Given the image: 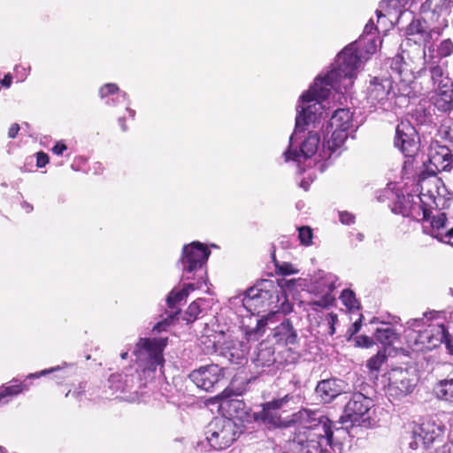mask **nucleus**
Listing matches in <instances>:
<instances>
[{"label":"nucleus","instance_id":"nucleus-1","mask_svg":"<svg viewBox=\"0 0 453 453\" xmlns=\"http://www.w3.org/2000/svg\"><path fill=\"white\" fill-rule=\"evenodd\" d=\"M331 90H334V88L326 85L321 77H318L310 89L301 96L296 107L297 115L295 131L289 137L288 149L284 152L286 161H300L301 157L308 158L317 152L320 141L318 134L310 132L309 135L301 143L300 150L297 149L298 141L301 138L300 134L322 117L324 106L321 101L329 97Z\"/></svg>","mask_w":453,"mask_h":453},{"label":"nucleus","instance_id":"nucleus-2","mask_svg":"<svg viewBox=\"0 0 453 453\" xmlns=\"http://www.w3.org/2000/svg\"><path fill=\"white\" fill-rule=\"evenodd\" d=\"M303 430L293 440L294 449L300 453H334L337 443L334 441L331 421L316 412L301 413Z\"/></svg>","mask_w":453,"mask_h":453},{"label":"nucleus","instance_id":"nucleus-3","mask_svg":"<svg viewBox=\"0 0 453 453\" xmlns=\"http://www.w3.org/2000/svg\"><path fill=\"white\" fill-rule=\"evenodd\" d=\"M377 27L372 19L365 25L359 41L350 43L338 54L332 70L322 80L337 93H346L354 83L357 71L362 64L361 53L357 45L361 44L367 36L372 35Z\"/></svg>","mask_w":453,"mask_h":453},{"label":"nucleus","instance_id":"nucleus-4","mask_svg":"<svg viewBox=\"0 0 453 453\" xmlns=\"http://www.w3.org/2000/svg\"><path fill=\"white\" fill-rule=\"evenodd\" d=\"M166 344L167 338H140L134 350L139 368L143 372H155L157 367L163 368V351Z\"/></svg>","mask_w":453,"mask_h":453},{"label":"nucleus","instance_id":"nucleus-5","mask_svg":"<svg viewBox=\"0 0 453 453\" xmlns=\"http://www.w3.org/2000/svg\"><path fill=\"white\" fill-rule=\"evenodd\" d=\"M420 204L418 208L421 211L425 219L429 218L432 209H445L449 203L453 199V194L449 192L444 183L439 180L425 181L421 187V192L418 196Z\"/></svg>","mask_w":453,"mask_h":453},{"label":"nucleus","instance_id":"nucleus-6","mask_svg":"<svg viewBox=\"0 0 453 453\" xmlns=\"http://www.w3.org/2000/svg\"><path fill=\"white\" fill-rule=\"evenodd\" d=\"M239 427L231 419L226 418H215L208 425L205 432L206 440L215 450L228 448L237 438Z\"/></svg>","mask_w":453,"mask_h":453},{"label":"nucleus","instance_id":"nucleus-7","mask_svg":"<svg viewBox=\"0 0 453 453\" xmlns=\"http://www.w3.org/2000/svg\"><path fill=\"white\" fill-rule=\"evenodd\" d=\"M291 402H293V395L289 394L273 399L262 404L261 410L253 413V418L256 421L261 422L268 426H283L286 425L287 421L282 415L288 411Z\"/></svg>","mask_w":453,"mask_h":453},{"label":"nucleus","instance_id":"nucleus-8","mask_svg":"<svg viewBox=\"0 0 453 453\" xmlns=\"http://www.w3.org/2000/svg\"><path fill=\"white\" fill-rule=\"evenodd\" d=\"M372 406L371 398L362 393H354L344 408L341 417L342 423L349 422L352 426L370 425V409Z\"/></svg>","mask_w":453,"mask_h":453},{"label":"nucleus","instance_id":"nucleus-9","mask_svg":"<svg viewBox=\"0 0 453 453\" xmlns=\"http://www.w3.org/2000/svg\"><path fill=\"white\" fill-rule=\"evenodd\" d=\"M388 393L394 398L411 394L416 386L415 375L407 369L393 368L388 374Z\"/></svg>","mask_w":453,"mask_h":453},{"label":"nucleus","instance_id":"nucleus-10","mask_svg":"<svg viewBox=\"0 0 453 453\" xmlns=\"http://www.w3.org/2000/svg\"><path fill=\"white\" fill-rule=\"evenodd\" d=\"M394 144L406 157L413 158L418 154V132L409 121H402L396 126Z\"/></svg>","mask_w":453,"mask_h":453},{"label":"nucleus","instance_id":"nucleus-11","mask_svg":"<svg viewBox=\"0 0 453 453\" xmlns=\"http://www.w3.org/2000/svg\"><path fill=\"white\" fill-rule=\"evenodd\" d=\"M210 254L211 251L198 242L184 246L180 259L183 276L186 279H189L188 274L201 269L206 263Z\"/></svg>","mask_w":453,"mask_h":453},{"label":"nucleus","instance_id":"nucleus-12","mask_svg":"<svg viewBox=\"0 0 453 453\" xmlns=\"http://www.w3.org/2000/svg\"><path fill=\"white\" fill-rule=\"evenodd\" d=\"M423 232L436 238L441 242L453 246V227L446 230L447 217L444 212H439L436 216L425 219L422 214Z\"/></svg>","mask_w":453,"mask_h":453},{"label":"nucleus","instance_id":"nucleus-13","mask_svg":"<svg viewBox=\"0 0 453 453\" xmlns=\"http://www.w3.org/2000/svg\"><path fill=\"white\" fill-rule=\"evenodd\" d=\"M428 171L434 174L436 172L449 171L452 163V154L446 145H441L437 141L431 142L428 152Z\"/></svg>","mask_w":453,"mask_h":453},{"label":"nucleus","instance_id":"nucleus-14","mask_svg":"<svg viewBox=\"0 0 453 453\" xmlns=\"http://www.w3.org/2000/svg\"><path fill=\"white\" fill-rule=\"evenodd\" d=\"M222 376V369L218 365L211 364L194 370L189 379L197 388L211 391Z\"/></svg>","mask_w":453,"mask_h":453},{"label":"nucleus","instance_id":"nucleus-15","mask_svg":"<svg viewBox=\"0 0 453 453\" xmlns=\"http://www.w3.org/2000/svg\"><path fill=\"white\" fill-rule=\"evenodd\" d=\"M393 82L392 77L374 78L368 88V101L373 105H384L391 96H395Z\"/></svg>","mask_w":453,"mask_h":453},{"label":"nucleus","instance_id":"nucleus-16","mask_svg":"<svg viewBox=\"0 0 453 453\" xmlns=\"http://www.w3.org/2000/svg\"><path fill=\"white\" fill-rule=\"evenodd\" d=\"M249 350L250 346L245 340H239L232 335H228L220 346L221 354L234 364H242Z\"/></svg>","mask_w":453,"mask_h":453},{"label":"nucleus","instance_id":"nucleus-17","mask_svg":"<svg viewBox=\"0 0 453 453\" xmlns=\"http://www.w3.org/2000/svg\"><path fill=\"white\" fill-rule=\"evenodd\" d=\"M280 316V312H272L261 318L250 317L249 325H242V330L245 335V341L249 343L250 341L258 340L265 332V328L269 324L274 323V319Z\"/></svg>","mask_w":453,"mask_h":453},{"label":"nucleus","instance_id":"nucleus-18","mask_svg":"<svg viewBox=\"0 0 453 453\" xmlns=\"http://www.w3.org/2000/svg\"><path fill=\"white\" fill-rule=\"evenodd\" d=\"M275 294L276 291L273 292L270 289L256 286L247 290L243 304L249 310L270 306L273 303L274 297H277Z\"/></svg>","mask_w":453,"mask_h":453},{"label":"nucleus","instance_id":"nucleus-19","mask_svg":"<svg viewBox=\"0 0 453 453\" xmlns=\"http://www.w3.org/2000/svg\"><path fill=\"white\" fill-rule=\"evenodd\" d=\"M443 432L444 426L432 419L424 420L421 424L415 426L412 430V434L419 437L424 446H429L431 443L440 439Z\"/></svg>","mask_w":453,"mask_h":453},{"label":"nucleus","instance_id":"nucleus-20","mask_svg":"<svg viewBox=\"0 0 453 453\" xmlns=\"http://www.w3.org/2000/svg\"><path fill=\"white\" fill-rule=\"evenodd\" d=\"M188 296L187 288H183L180 291H171L167 296V305L169 308V311L167 312V318L164 319L162 321L156 324L153 327V330L156 331H164L166 329L168 326H170L174 319L178 318V315L180 312V309L176 305L184 300Z\"/></svg>","mask_w":453,"mask_h":453},{"label":"nucleus","instance_id":"nucleus-21","mask_svg":"<svg viewBox=\"0 0 453 453\" xmlns=\"http://www.w3.org/2000/svg\"><path fill=\"white\" fill-rule=\"evenodd\" d=\"M434 97L435 107L441 111L451 110L453 104V82L449 77L440 80Z\"/></svg>","mask_w":453,"mask_h":453},{"label":"nucleus","instance_id":"nucleus-22","mask_svg":"<svg viewBox=\"0 0 453 453\" xmlns=\"http://www.w3.org/2000/svg\"><path fill=\"white\" fill-rule=\"evenodd\" d=\"M347 384L339 379L324 380L317 385L316 393L325 403L331 402L346 391Z\"/></svg>","mask_w":453,"mask_h":453},{"label":"nucleus","instance_id":"nucleus-23","mask_svg":"<svg viewBox=\"0 0 453 453\" xmlns=\"http://www.w3.org/2000/svg\"><path fill=\"white\" fill-rule=\"evenodd\" d=\"M252 362L257 367L270 366L275 362L274 349L267 342H261L254 350Z\"/></svg>","mask_w":453,"mask_h":453},{"label":"nucleus","instance_id":"nucleus-24","mask_svg":"<svg viewBox=\"0 0 453 453\" xmlns=\"http://www.w3.org/2000/svg\"><path fill=\"white\" fill-rule=\"evenodd\" d=\"M273 330V337L275 338L277 342L285 345L294 344L296 342V332L288 319H284Z\"/></svg>","mask_w":453,"mask_h":453},{"label":"nucleus","instance_id":"nucleus-25","mask_svg":"<svg viewBox=\"0 0 453 453\" xmlns=\"http://www.w3.org/2000/svg\"><path fill=\"white\" fill-rule=\"evenodd\" d=\"M326 283H327V290L321 289L320 294L321 297L319 300H315L311 302L309 304L310 306L316 311L318 308H328L333 304L334 302V297L333 296L332 293L336 288L335 281L336 277L335 276H328L326 278Z\"/></svg>","mask_w":453,"mask_h":453},{"label":"nucleus","instance_id":"nucleus-26","mask_svg":"<svg viewBox=\"0 0 453 453\" xmlns=\"http://www.w3.org/2000/svg\"><path fill=\"white\" fill-rule=\"evenodd\" d=\"M351 118L352 115L349 109H338L332 115L326 128L348 132L350 127Z\"/></svg>","mask_w":453,"mask_h":453},{"label":"nucleus","instance_id":"nucleus-27","mask_svg":"<svg viewBox=\"0 0 453 453\" xmlns=\"http://www.w3.org/2000/svg\"><path fill=\"white\" fill-rule=\"evenodd\" d=\"M326 134L324 135V149H327L330 152L335 151L338 148H340L345 142L348 137V133L346 131L339 130V129H327Z\"/></svg>","mask_w":453,"mask_h":453},{"label":"nucleus","instance_id":"nucleus-28","mask_svg":"<svg viewBox=\"0 0 453 453\" xmlns=\"http://www.w3.org/2000/svg\"><path fill=\"white\" fill-rule=\"evenodd\" d=\"M111 96L114 97L106 101L108 105H115L116 102L127 100L126 92H120L118 86L114 83H107L100 88V96L104 99Z\"/></svg>","mask_w":453,"mask_h":453},{"label":"nucleus","instance_id":"nucleus-29","mask_svg":"<svg viewBox=\"0 0 453 453\" xmlns=\"http://www.w3.org/2000/svg\"><path fill=\"white\" fill-rule=\"evenodd\" d=\"M434 391L438 399L453 403V379L439 380Z\"/></svg>","mask_w":453,"mask_h":453},{"label":"nucleus","instance_id":"nucleus-30","mask_svg":"<svg viewBox=\"0 0 453 453\" xmlns=\"http://www.w3.org/2000/svg\"><path fill=\"white\" fill-rule=\"evenodd\" d=\"M374 338L383 345H392L398 338V334L393 327L384 324L383 326L376 329Z\"/></svg>","mask_w":453,"mask_h":453},{"label":"nucleus","instance_id":"nucleus-31","mask_svg":"<svg viewBox=\"0 0 453 453\" xmlns=\"http://www.w3.org/2000/svg\"><path fill=\"white\" fill-rule=\"evenodd\" d=\"M389 67L392 71V74L394 73L396 77L402 80L403 76L407 73L408 69L406 67V64L403 61V57L402 55H396L393 58L389 60Z\"/></svg>","mask_w":453,"mask_h":453},{"label":"nucleus","instance_id":"nucleus-32","mask_svg":"<svg viewBox=\"0 0 453 453\" xmlns=\"http://www.w3.org/2000/svg\"><path fill=\"white\" fill-rule=\"evenodd\" d=\"M27 389V385H25L23 383L14 384V385H11L8 387H4V389L0 392V403H4L3 400L5 397L17 395L18 394H19Z\"/></svg>","mask_w":453,"mask_h":453},{"label":"nucleus","instance_id":"nucleus-33","mask_svg":"<svg viewBox=\"0 0 453 453\" xmlns=\"http://www.w3.org/2000/svg\"><path fill=\"white\" fill-rule=\"evenodd\" d=\"M426 65H428L431 80L434 85L438 87L440 80L446 77L443 76L442 67L439 65L436 61H432L431 63L426 62Z\"/></svg>","mask_w":453,"mask_h":453},{"label":"nucleus","instance_id":"nucleus-34","mask_svg":"<svg viewBox=\"0 0 453 453\" xmlns=\"http://www.w3.org/2000/svg\"><path fill=\"white\" fill-rule=\"evenodd\" d=\"M342 303L349 309H358V302L354 292L350 289H344L340 296Z\"/></svg>","mask_w":453,"mask_h":453},{"label":"nucleus","instance_id":"nucleus-35","mask_svg":"<svg viewBox=\"0 0 453 453\" xmlns=\"http://www.w3.org/2000/svg\"><path fill=\"white\" fill-rule=\"evenodd\" d=\"M439 135L447 140L453 148V119H448L443 122L439 130Z\"/></svg>","mask_w":453,"mask_h":453},{"label":"nucleus","instance_id":"nucleus-36","mask_svg":"<svg viewBox=\"0 0 453 453\" xmlns=\"http://www.w3.org/2000/svg\"><path fill=\"white\" fill-rule=\"evenodd\" d=\"M201 312L200 304L198 302L195 301L189 304L188 307L185 315L183 317V319L187 321V323H191L195 321L198 315Z\"/></svg>","mask_w":453,"mask_h":453},{"label":"nucleus","instance_id":"nucleus-37","mask_svg":"<svg viewBox=\"0 0 453 453\" xmlns=\"http://www.w3.org/2000/svg\"><path fill=\"white\" fill-rule=\"evenodd\" d=\"M386 355L382 352H378L375 356L372 357L367 361V367L371 371H378L383 363L386 361Z\"/></svg>","mask_w":453,"mask_h":453},{"label":"nucleus","instance_id":"nucleus-38","mask_svg":"<svg viewBox=\"0 0 453 453\" xmlns=\"http://www.w3.org/2000/svg\"><path fill=\"white\" fill-rule=\"evenodd\" d=\"M312 230L309 226H301L298 228V238L303 245L309 246L312 241Z\"/></svg>","mask_w":453,"mask_h":453},{"label":"nucleus","instance_id":"nucleus-39","mask_svg":"<svg viewBox=\"0 0 453 453\" xmlns=\"http://www.w3.org/2000/svg\"><path fill=\"white\" fill-rule=\"evenodd\" d=\"M328 276H334L331 273H320L318 278H315L313 280V290L318 294H320L321 289L327 290V283L326 278Z\"/></svg>","mask_w":453,"mask_h":453},{"label":"nucleus","instance_id":"nucleus-40","mask_svg":"<svg viewBox=\"0 0 453 453\" xmlns=\"http://www.w3.org/2000/svg\"><path fill=\"white\" fill-rule=\"evenodd\" d=\"M453 51V43L449 39L441 42L437 49V57L439 58L449 56Z\"/></svg>","mask_w":453,"mask_h":453},{"label":"nucleus","instance_id":"nucleus-41","mask_svg":"<svg viewBox=\"0 0 453 453\" xmlns=\"http://www.w3.org/2000/svg\"><path fill=\"white\" fill-rule=\"evenodd\" d=\"M277 273L281 275H291L297 273L298 271L289 263L276 264Z\"/></svg>","mask_w":453,"mask_h":453},{"label":"nucleus","instance_id":"nucleus-42","mask_svg":"<svg viewBox=\"0 0 453 453\" xmlns=\"http://www.w3.org/2000/svg\"><path fill=\"white\" fill-rule=\"evenodd\" d=\"M48 163H49V156L46 153L40 151L36 154V165L38 167H40V168L43 167Z\"/></svg>","mask_w":453,"mask_h":453},{"label":"nucleus","instance_id":"nucleus-43","mask_svg":"<svg viewBox=\"0 0 453 453\" xmlns=\"http://www.w3.org/2000/svg\"><path fill=\"white\" fill-rule=\"evenodd\" d=\"M339 217L342 224L350 225L354 222V216L347 211L341 212Z\"/></svg>","mask_w":453,"mask_h":453},{"label":"nucleus","instance_id":"nucleus-44","mask_svg":"<svg viewBox=\"0 0 453 453\" xmlns=\"http://www.w3.org/2000/svg\"><path fill=\"white\" fill-rule=\"evenodd\" d=\"M338 318L336 314L330 313L328 315V325H329V334L333 335L335 333L334 325L337 322Z\"/></svg>","mask_w":453,"mask_h":453},{"label":"nucleus","instance_id":"nucleus-45","mask_svg":"<svg viewBox=\"0 0 453 453\" xmlns=\"http://www.w3.org/2000/svg\"><path fill=\"white\" fill-rule=\"evenodd\" d=\"M67 150L66 145L63 142H58L52 148V152L58 156H60Z\"/></svg>","mask_w":453,"mask_h":453},{"label":"nucleus","instance_id":"nucleus-46","mask_svg":"<svg viewBox=\"0 0 453 453\" xmlns=\"http://www.w3.org/2000/svg\"><path fill=\"white\" fill-rule=\"evenodd\" d=\"M421 32H422V27H421V24L418 20L411 22L410 24V26L408 27V33L411 35H413L416 33H421Z\"/></svg>","mask_w":453,"mask_h":453},{"label":"nucleus","instance_id":"nucleus-47","mask_svg":"<svg viewBox=\"0 0 453 453\" xmlns=\"http://www.w3.org/2000/svg\"><path fill=\"white\" fill-rule=\"evenodd\" d=\"M60 368H61L60 366H56V367H53L50 369L43 370L40 372L31 373L28 375V378H39L42 375H45V374L50 373L52 372L58 371V370H60Z\"/></svg>","mask_w":453,"mask_h":453},{"label":"nucleus","instance_id":"nucleus-48","mask_svg":"<svg viewBox=\"0 0 453 453\" xmlns=\"http://www.w3.org/2000/svg\"><path fill=\"white\" fill-rule=\"evenodd\" d=\"M357 342L359 345L364 347H369L372 343V340L369 338L368 336H359Z\"/></svg>","mask_w":453,"mask_h":453},{"label":"nucleus","instance_id":"nucleus-49","mask_svg":"<svg viewBox=\"0 0 453 453\" xmlns=\"http://www.w3.org/2000/svg\"><path fill=\"white\" fill-rule=\"evenodd\" d=\"M19 130V124H17V123L12 124L8 131L9 138H12V139L15 138Z\"/></svg>","mask_w":453,"mask_h":453},{"label":"nucleus","instance_id":"nucleus-50","mask_svg":"<svg viewBox=\"0 0 453 453\" xmlns=\"http://www.w3.org/2000/svg\"><path fill=\"white\" fill-rule=\"evenodd\" d=\"M377 45L375 43V41L371 38L368 39V46L365 49L366 53L368 54H373L376 51Z\"/></svg>","mask_w":453,"mask_h":453},{"label":"nucleus","instance_id":"nucleus-51","mask_svg":"<svg viewBox=\"0 0 453 453\" xmlns=\"http://www.w3.org/2000/svg\"><path fill=\"white\" fill-rule=\"evenodd\" d=\"M423 319H413L407 322L410 327H419L423 325Z\"/></svg>","mask_w":453,"mask_h":453},{"label":"nucleus","instance_id":"nucleus-52","mask_svg":"<svg viewBox=\"0 0 453 453\" xmlns=\"http://www.w3.org/2000/svg\"><path fill=\"white\" fill-rule=\"evenodd\" d=\"M412 437H413V441H411L409 443V446L411 449H416L419 447L420 444H422V441L419 440L418 436H415L413 434H412Z\"/></svg>","mask_w":453,"mask_h":453},{"label":"nucleus","instance_id":"nucleus-53","mask_svg":"<svg viewBox=\"0 0 453 453\" xmlns=\"http://www.w3.org/2000/svg\"><path fill=\"white\" fill-rule=\"evenodd\" d=\"M221 404H227L229 407L232 406L234 408H238L240 405H242V402L237 400H225Z\"/></svg>","mask_w":453,"mask_h":453},{"label":"nucleus","instance_id":"nucleus-54","mask_svg":"<svg viewBox=\"0 0 453 453\" xmlns=\"http://www.w3.org/2000/svg\"><path fill=\"white\" fill-rule=\"evenodd\" d=\"M434 453H451V445L445 443L441 446V448L436 449Z\"/></svg>","mask_w":453,"mask_h":453},{"label":"nucleus","instance_id":"nucleus-55","mask_svg":"<svg viewBox=\"0 0 453 453\" xmlns=\"http://www.w3.org/2000/svg\"><path fill=\"white\" fill-rule=\"evenodd\" d=\"M12 81V76L11 74H6L4 78L1 81V84L4 87H10Z\"/></svg>","mask_w":453,"mask_h":453},{"label":"nucleus","instance_id":"nucleus-56","mask_svg":"<svg viewBox=\"0 0 453 453\" xmlns=\"http://www.w3.org/2000/svg\"><path fill=\"white\" fill-rule=\"evenodd\" d=\"M445 337V344H446V348L449 351V353L450 355H453V342L448 338V336H444Z\"/></svg>","mask_w":453,"mask_h":453},{"label":"nucleus","instance_id":"nucleus-57","mask_svg":"<svg viewBox=\"0 0 453 453\" xmlns=\"http://www.w3.org/2000/svg\"><path fill=\"white\" fill-rule=\"evenodd\" d=\"M352 327H353V331H352V334H356L359 331L360 327H361V319H359L358 321H356L353 325H352Z\"/></svg>","mask_w":453,"mask_h":453},{"label":"nucleus","instance_id":"nucleus-58","mask_svg":"<svg viewBox=\"0 0 453 453\" xmlns=\"http://www.w3.org/2000/svg\"><path fill=\"white\" fill-rule=\"evenodd\" d=\"M22 207L26 210V211L27 213L32 211V210H33V206L31 204H29L28 203H27V202H24L22 203Z\"/></svg>","mask_w":453,"mask_h":453},{"label":"nucleus","instance_id":"nucleus-59","mask_svg":"<svg viewBox=\"0 0 453 453\" xmlns=\"http://www.w3.org/2000/svg\"><path fill=\"white\" fill-rule=\"evenodd\" d=\"M183 288H187V291H188V294L189 291H193L194 289H196V287H195V284L188 283V284L185 285V287Z\"/></svg>","mask_w":453,"mask_h":453},{"label":"nucleus","instance_id":"nucleus-60","mask_svg":"<svg viewBox=\"0 0 453 453\" xmlns=\"http://www.w3.org/2000/svg\"><path fill=\"white\" fill-rule=\"evenodd\" d=\"M376 14H377L378 21H380V19L381 18L386 17V15H387V14H384V13L382 12V11H380V10H377V11H376Z\"/></svg>","mask_w":453,"mask_h":453},{"label":"nucleus","instance_id":"nucleus-61","mask_svg":"<svg viewBox=\"0 0 453 453\" xmlns=\"http://www.w3.org/2000/svg\"><path fill=\"white\" fill-rule=\"evenodd\" d=\"M119 124H120V126H121L122 130H123V131H126V130H127V127H126V126L123 124V119H122L121 118H119Z\"/></svg>","mask_w":453,"mask_h":453},{"label":"nucleus","instance_id":"nucleus-62","mask_svg":"<svg viewBox=\"0 0 453 453\" xmlns=\"http://www.w3.org/2000/svg\"><path fill=\"white\" fill-rule=\"evenodd\" d=\"M127 111L129 112V114H130V116H131L132 118H134V117L135 111H134V110H132V109H130V108L127 107Z\"/></svg>","mask_w":453,"mask_h":453},{"label":"nucleus","instance_id":"nucleus-63","mask_svg":"<svg viewBox=\"0 0 453 453\" xmlns=\"http://www.w3.org/2000/svg\"><path fill=\"white\" fill-rule=\"evenodd\" d=\"M127 356H128V352L127 351H125V352L120 354V357H121L122 359H127Z\"/></svg>","mask_w":453,"mask_h":453},{"label":"nucleus","instance_id":"nucleus-64","mask_svg":"<svg viewBox=\"0 0 453 453\" xmlns=\"http://www.w3.org/2000/svg\"><path fill=\"white\" fill-rule=\"evenodd\" d=\"M398 2L399 0H389V4L395 7Z\"/></svg>","mask_w":453,"mask_h":453}]
</instances>
